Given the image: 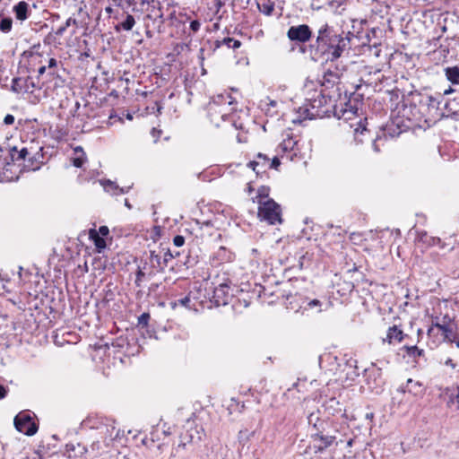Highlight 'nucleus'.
I'll return each instance as SVG.
<instances>
[{"label": "nucleus", "mask_w": 459, "mask_h": 459, "mask_svg": "<svg viewBox=\"0 0 459 459\" xmlns=\"http://www.w3.org/2000/svg\"><path fill=\"white\" fill-rule=\"evenodd\" d=\"M351 32H338L333 26L325 22L316 30L315 41L307 46L299 48L301 54L309 53L315 62L324 61L325 64L338 61L345 53L349 54Z\"/></svg>", "instance_id": "obj_1"}, {"label": "nucleus", "mask_w": 459, "mask_h": 459, "mask_svg": "<svg viewBox=\"0 0 459 459\" xmlns=\"http://www.w3.org/2000/svg\"><path fill=\"white\" fill-rule=\"evenodd\" d=\"M115 420L108 418H93L88 419L86 424L91 429H95L98 431V436L103 439V443L112 446L113 442L120 439L124 436V431L117 429Z\"/></svg>", "instance_id": "obj_2"}, {"label": "nucleus", "mask_w": 459, "mask_h": 459, "mask_svg": "<svg viewBox=\"0 0 459 459\" xmlns=\"http://www.w3.org/2000/svg\"><path fill=\"white\" fill-rule=\"evenodd\" d=\"M328 103H332L330 96H326L321 91H315L313 96L307 99V104L299 108V112H301L305 118L313 119L317 117H322L332 112L328 108H324Z\"/></svg>", "instance_id": "obj_3"}, {"label": "nucleus", "mask_w": 459, "mask_h": 459, "mask_svg": "<svg viewBox=\"0 0 459 459\" xmlns=\"http://www.w3.org/2000/svg\"><path fill=\"white\" fill-rule=\"evenodd\" d=\"M258 217L271 225L281 223V206L273 199L259 201Z\"/></svg>", "instance_id": "obj_4"}, {"label": "nucleus", "mask_w": 459, "mask_h": 459, "mask_svg": "<svg viewBox=\"0 0 459 459\" xmlns=\"http://www.w3.org/2000/svg\"><path fill=\"white\" fill-rule=\"evenodd\" d=\"M286 36L290 42L300 48L306 46L305 44L312 39L313 31L307 24L303 23L290 26L286 32Z\"/></svg>", "instance_id": "obj_5"}, {"label": "nucleus", "mask_w": 459, "mask_h": 459, "mask_svg": "<svg viewBox=\"0 0 459 459\" xmlns=\"http://www.w3.org/2000/svg\"><path fill=\"white\" fill-rule=\"evenodd\" d=\"M325 65L327 67L323 74L322 86L331 88L339 83L346 67L338 61L329 62Z\"/></svg>", "instance_id": "obj_6"}, {"label": "nucleus", "mask_w": 459, "mask_h": 459, "mask_svg": "<svg viewBox=\"0 0 459 459\" xmlns=\"http://www.w3.org/2000/svg\"><path fill=\"white\" fill-rule=\"evenodd\" d=\"M386 139V132L385 130L381 133V134H377L374 136L370 130H368L366 127H363L361 129L357 128L354 131V141L356 143H370L373 150L376 152H380V143L384 142Z\"/></svg>", "instance_id": "obj_7"}, {"label": "nucleus", "mask_w": 459, "mask_h": 459, "mask_svg": "<svg viewBox=\"0 0 459 459\" xmlns=\"http://www.w3.org/2000/svg\"><path fill=\"white\" fill-rule=\"evenodd\" d=\"M234 99L229 93H221L214 96L212 100L209 103V111L215 113H221V118L223 120L226 119V117L231 112L234 108H230L229 109L225 108L226 106L230 107L235 104Z\"/></svg>", "instance_id": "obj_8"}, {"label": "nucleus", "mask_w": 459, "mask_h": 459, "mask_svg": "<svg viewBox=\"0 0 459 459\" xmlns=\"http://www.w3.org/2000/svg\"><path fill=\"white\" fill-rule=\"evenodd\" d=\"M15 429L27 436H33L38 431V425L27 412H20L14 418Z\"/></svg>", "instance_id": "obj_9"}, {"label": "nucleus", "mask_w": 459, "mask_h": 459, "mask_svg": "<svg viewBox=\"0 0 459 459\" xmlns=\"http://www.w3.org/2000/svg\"><path fill=\"white\" fill-rule=\"evenodd\" d=\"M324 430L318 432H313L311 437L315 442V448L316 452H323L333 444L338 446L340 442H342V439L338 440L337 436H329L324 435Z\"/></svg>", "instance_id": "obj_10"}, {"label": "nucleus", "mask_w": 459, "mask_h": 459, "mask_svg": "<svg viewBox=\"0 0 459 459\" xmlns=\"http://www.w3.org/2000/svg\"><path fill=\"white\" fill-rule=\"evenodd\" d=\"M34 89H41L39 78L28 76L25 79L15 77L12 81V91L20 92L22 91L32 92Z\"/></svg>", "instance_id": "obj_11"}, {"label": "nucleus", "mask_w": 459, "mask_h": 459, "mask_svg": "<svg viewBox=\"0 0 459 459\" xmlns=\"http://www.w3.org/2000/svg\"><path fill=\"white\" fill-rule=\"evenodd\" d=\"M364 372L366 377V383L368 388L372 391H376V393H378L384 384L381 368H376L375 365L372 364V368H366Z\"/></svg>", "instance_id": "obj_12"}, {"label": "nucleus", "mask_w": 459, "mask_h": 459, "mask_svg": "<svg viewBox=\"0 0 459 459\" xmlns=\"http://www.w3.org/2000/svg\"><path fill=\"white\" fill-rule=\"evenodd\" d=\"M150 271L148 272L149 276H153L157 273H163L169 266L168 258L163 257L161 249L159 253L156 251L150 252Z\"/></svg>", "instance_id": "obj_13"}, {"label": "nucleus", "mask_w": 459, "mask_h": 459, "mask_svg": "<svg viewBox=\"0 0 459 459\" xmlns=\"http://www.w3.org/2000/svg\"><path fill=\"white\" fill-rule=\"evenodd\" d=\"M230 287L227 282L219 284L213 290L212 299L216 306L227 305L232 297Z\"/></svg>", "instance_id": "obj_14"}, {"label": "nucleus", "mask_w": 459, "mask_h": 459, "mask_svg": "<svg viewBox=\"0 0 459 459\" xmlns=\"http://www.w3.org/2000/svg\"><path fill=\"white\" fill-rule=\"evenodd\" d=\"M323 407L325 411L331 416L341 415L346 420H349V417L346 413V411L342 408V405L335 397H331L325 401Z\"/></svg>", "instance_id": "obj_15"}, {"label": "nucleus", "mask_w": 459, "mask_h": 459, "mask_svg": "<svg viewBox=\"0 0 459 459\" xmlns=\"http://www.w3.org/2000/svg\"><path fill=\"white\" fill-rule=\"evenodd\" d=\"M247 167L252 169L257 176L262 175L270 169L269 157L259 152L255 160L248 162Z\"/></svg>", "instance_id": "obj_16"}, {"label": "nucleus", "mask_w": 459, "mask_h": 459, "mask_svg": "<svg viewBox=\"0 0 459 459\" xmlns=\"http://www.w3.org/2000/svg\"><path fill=\"white\" fill-rule=\"evenodd\" d=\"M327 422L329 421L320 418L319 410L311 411L307 416V423L312 428L314 432L324 430V427H326Z\"/></svg>", "instance_id": "obj_17"}, {"label": "nucleus", "mask_w": 459, "mask_h": 459, "mask_svg": "<svg viewBox=\"0 0 459 459\" xmlns=\"http://www.w3.org/2000/svg\"><path fill=\"white\" fill-rule=\"evenodd\" d=\"M66 451L68 452V457L69 458H74V459H86L85 455L90 451L86 447V446L77 443L74 444H67L66 445Z\"/></svg>", "instance_id": "obj_18"}, {"label": "nucleus", "mask_w": 459, "mask_h": 459, "mask_svg": "<svg viewBox=\"0 0 459 459\" xmlns=\"http://www.w3.org/2000/svg\"><path fill=\"white\" fill-rule=\"evenodd\" d=\"M13 12L18 21L23 22L30 16L29 4L25 1H20L13 7Z\"/></svg>", "instance_id": "obj_19"}, {"label": "nucleus", "mask_w": 459, "mask_h": 459, "mask_svg": "<svg viewBox=\"0 0 459 459\" xmlns=\"http://www.w3.org/2000/svg\"><path fill=\"white\" fill-rule=\"evenodd\" d=\"M110 446V445L103 443V439L98 437L91 443V449L89 451L94 457H96L101 455L104 453H108Z\"/></svg>", "instance_id": "obj_20"}, {"label": "nucleus", "mask_w": 459, "mask_h": 459, "mask_svg": "<svg viewBox=\"0 0 459 459\" xmlns=\"http://www.w3.org/2000/svg\"><path fill=\"white\" fill-rule=\"evenodd\" d=\"M324 302L318 299L306 298L300 306L304 310H313L317 313L323 311Z\"/></svg>", "instance_id": "obj_21"}, {"label": "nucleus", "mask_w": 459, "mask_h": 459, "mask_svg": "<svg viewBox=\"0 0 459 459\" xmlns=\"http://www.w3.org/2000/svg\"><path fill=\"white\" fill-rule=\"evenodd\" d=\"M185 446H186V444L180 443L178 446V448H176V450L178 451V449L179 447H185ZM158 450H159V454L156 455V459H171L175 455V453H174L175 449L173 448L170 451H169V447L166 444L159 445Z\"/></svg>", "instance_id": "obj_22"}, {"label": "nucleus", "mask_w": 459, "mask_h": 459, "mask_svg": "<svg viewBox=\"0 0 459 459\" xmlns=\"http://www.w3.org/2000/svg\"><path fill=\"white\" fill-rule=\"evenodd\" d=\"M256 6L260 13L271 16L274 11L275 3L273 0H260L256 1Z\"/></svg>", "instance_id": "obj_23"}, {"label": "nucleus", "mask_w": 459, "mask_h": 459, "mask_svg": "<svg viewBox=\"0 0 459 459\" xmlns=\"http://www.w3.org/2000/svg\"><path fill=\"white\" fill-rule=\"evenodd\" d=\"M103 188L106 192L111 193L113 195H121L127 193L130 187L124 188L119 187L115 182L111 180H104L101 182Z\"/></svg>", "instance_id": "obj_24"}, {"label": "nucleus", "mask_w": 459, "mask_h": 459, "mask_svg": "<svg viewBox=\"0 0 459 459\" xmlns=\"http://www.w3.org/2000/svg\"><path fill=\"white\" fill-rule=\"evenodd\" d=\"M233 254L225 247H220L214 253L213 258L219 263H226L231 261Z\"/></svg>", "instance_id": "obj_25"}, {"label": "nucleus", "mask_w": 459, "mask_h": 459, "mask_svg": "<svg viewBox=\"0 0 459 459\" xmlns=\"http://www.w3.org/2000/svg\"><path fill=\"white\" fill-rule=\"evenodd\" d=\"M215 48H219L221 46H227L229 48L237 49L241 47V42L230 37L223 38L221 40L217 39L215 41Z\"/></svg>", "instance_id": "obj_26"}, {"label": "nucleus", "mask_w": 459, "mask_h": 459, "mask_svg": "<svg viewBox=\"0 0 459 459\" xmlns=\"http://www.w3.org/2000/svg\"><path fill=\"white\" fill-rule=\"evenodd\" d=\"M403 332L401 329H399L396 325L389 327L386 335V339L389 343L393 342L394 341L400 342L403 340Z\"/></svg>", "instance_id": "obj_27"}, {"label": "nucleus", "mask_w": 459, "mask_h": 459, "mask_svg": "<svg viewBox=\"0 0 459 459\" xmlns=\"http://www.w3.org/2000/svg\"><path fill=\"white\" fill-rule=\"evenodd\" d=\"M446 79L453 84H459V67L448 66L444 69Z\"/></svg>", "instance_id": "obj_28"}, {"label": "nucleus", "mask_w": 459, "mask_h": 459, "mask_svg": "<svg viewBox=\"0 0 459 459\" xmlns=\"http://www.w3.org/2000/svg\"><path fill=\"white\" fill-rule=\"evenodd\" d=\"M406 388L408 393L412 394L413 395H420L423 394L424 391L421 383L419 381H414L411 378L407 380Z\"/></svg>", "instance_id": "obj_29"}, {"label": "nucleus", "mask_w": 459, "mask_h": 459, "mask_svg": "<svg viewBox=\"0 0 459 459\" xmlns=\"http://www.w3.org/2000/svg\"><path fill=\"white\" fill-rule=\"evenodd\" d=\"M90 238L93 240L94 245L99 253H100L106 247V241L103 237L100 236L98 231L95 230H90Z\"/></svg>", "instance_id": "obj_30"}, {"label": "nucleus", "mask_w": 459, "mask_h": 459, "mask_svg": "<svg viewBox=\"0 0 459 459\" xmlns=\"http://www.w3.org/2000/svg\"><path fill=\"white\" fill-rule=\"evenodd\" d=\"M134 24V17L131 14H126V18L116 26V30H119L120 29H122L124 30L129 31L133 29Z\"/></svg>", "instance_id": "obj_31"}, {"label": "nucleus", "mask_w": 459, "mask_h": 459, "mask_svg": "<svg viewBox=\"0 0 459 459\" xmlns=\"http://www.w3.org/2000/svg\"><path fill=\"white\" fill-rule=\"evenodd\" d=\"M164 16H163V13L161 12L160 9H159L157 11V13H155V17H154V20L152 22V24L151 25V28L160 33L161 32V29L163 27V24H164Z\"/></svg>", "instance_id": "obj_32"}, {"label": "nucleus", "mask_w": 459, "mask_h": 459, "mask_svg": "<svg viewBox=\"0 0 459 459\" xmlns=\"http://www.w3.org/2000/svg\"><path fill=\"white\" fill-rule=\"evenodd\" d=\"M29 154L28 149L23 147L20 151L16 147L10 150V156L13 161L24 160Z\"/></svg>", "instance_id": "obj_33"}, {"label": "nucleus", "mask_w": 459, "mask_h": 459, "mask_svg": "<svg viewBox=\"0 0 459 459\" xmlns=\"http://www.w3.org/2000/svg\"><path fill=\"white\" fill-rule=\"evenodd\" d=\"M13 19L0 13V30L3 33H9L12 30Z\"/></svg>", "instance_id": "obj_34"}, {"label": "nucleus", "mask_w": 459, "mask_h": 459, "mask_svg": "<svg viewBox=\"0 0 459 459\" xmlns=\"http://www.w3.org/2000/svg\"><path fill=\"white\" fill-rule=\"evenodd\" d=\"M441 331L445 341L451 343L455 341V336H456V334L454 332L451 322H448L446 325H443L441 327Z\"/></svg>", "instance_id": "obj_35"}, {"label": "nucleus", "mask_w": 459, "mask_h": 459, "mask_svg": "<svg viewBox=\"0 0 459 459\" xmlns=\"http://www.w3.org/2000/svg\"><path fill=\"white\" fill-rule=\"evenodd\" d=\"M362 87L363 85L361 83L352 85L353 91L350 93L349 101H351V100H354L355 101L362 100L364 96V92H361Z\"/></svg>", "instance_id": "obj_36"}, {"label": "nucleus", "mask_w": 459, "mask_h": 459, "mask_svg": "<svg viewBox=\"0 0 459 459\" xmlns=\"http://www.w3.org/2000/svg\"><path fill=\"white\" fill-rule=\"evenodd\" d=\"M448 322H451V318L448 316H443V318L440 320L439 317H436L432 320V327H430L428 330V334H430L433 331V327H437L439 330H441V327L443 325H446Z\"/></svg>", "instance_id": "obj_37"}, {"label": "nucleus", "mask_w": 459, "mask_h": 459, "mask_svg": "<svg viewBox=\"0 0 459 459\" xmlns=\"http://www.w3.org/2000/svg\"><path fill=\"white\" fill-rule=\"evenodd\" d=\"M403 350L405 351L406 355L411 358H417L423 355L424 351L422 349H419L417 346H403Z\"/></svg>", "instance_id": "obj_38"}, {"label": "nucleus", "mask_w": 459, "mask_h": 459, "mask_svg": "<svg viewBox=\"0 0 459 459\" xmlns=\"http://www.w3.org/2000/svg\"><path fill=\"white\" fill-rule=\"evenodd\" d=\"M74 152H81L82 153V156H79V157H76L73 160V165L76 168H82V165L84 164L85 160H86V158H85V153L83 152V150L81 146H78L74 149Z\"/></svg>", "instance_id": "obj_39"}, {"label": "nucleus", "mask_w": 459, "mask_h": 459, "mask_svg": "<svg viewBox=\"0 0 459 459\" xmlns=\"http://www.w3.org/2000/svg\"><path fill=\"white\" fill-rule=\"evenodd\" d=\"M228 0H214V7H215V15L219 20H221L225 13L223 11L221 13V8L226 4Z\"/></svg>", "instance_id": "obj_40"}, {"label": "nucleus", "mask_w": 459, "mask_h": 459, "mask_svg": "<svg viewBox=\"0 0 459 459\" xmlns=\"http://www.w3.org/2000/svg\"><path fill=\"white\" fill-rule=\"evenodd\" d=\"M412 108H416V107L410 106L408 108L406 104L403 103L402 109L398 110V114L401 115L403 117H406L408 120H411V113Z\"/></svg>", "instance_id": "obj_41"}, {"label": "nucleus", "mask_w": 459, "mask_h": 459, "mask_svg": "<svg viewBox=\"0 0 459 459\" xmlns=\"http://www.w3.org/2000/svg\"><path fill=\"white\" fill-rule=\"evenodd\" d=\"M451 404L455 405V409L459 410V385L455 388V394H452L447 402V406H451Z\"/></svg>", "instance_id": "obj_42"}, {"label": "nucleus", "mask_w": 459, "mask_h": 459, "mask_svg": "<svg viewBox=\"0 0 459 459\" xmlns=\"http://www.w3.org/2000/svg\"><path fill=\"white\" fill-rule=\"evenodd\" d=\"M146 274H148V273L143 272L142 269V266L139 265L138 269L136 271L135 281H134V283L137 287H141L142 281Z\"/></svg>", "instance_id": "obj_43"}, {"label": "nucleus", "mask_w": 459, "mask_h": 459, "mask_svg": "<svg viewBox=\"0 0 459 459\" xmlns=\"http://www.w3.org/2000/svg\"><path fill=\"white\" fill-rule=\"evenodd\" d=\"M190 303H191V299H190L189 295H187V296H186L184 298L177 299L175 302L171 303V305H172L173 307L175 306H177V305H180L182 307L190 308L191 307H190Z\"/></svg>", "instance_id": "obj_44"}, {"label": "nucleus", "mask_w": 459, "mask_h": 459, "mask_svg": "<svg viewBox=\"0 0 459 459\" xmlns=\"http://www.w3.org/2000/svg\"><path fill=\"white\" fill-rule=\"evenodd\" d=\"M161 252L163 254V257L164 258H168V264H169V262L173 259V258H177L180 255V253L179 252H172L169 248H162L161 249Z\"/></svg>", "instance_id": "obj_45"}, {"label": "nucleus", "mask_w": 459, "mask_h": 459, "mask_svg": "<svg viewBox=\"0 0 459 459\" xmlns=\"http://www.w3.org/2000/svg\"><path fill=\"white\" fill-rule=\"evenodd\" d=\"M151 318V316L149 313H143L139 317H138V324L137 325L138 326H141V327H145L148 325V323H149V320Z\"/></svg>", "instance_id": "obj_46"}, {"label": "nucleus", "mask_w": 459, "mask_h": 459, "mask_svg": "<svg viewBox=\"0 0 459 459\" xmlns=\"http://www.w3.org/2000/svg\"><path fill=\"white\" fill-rule=\"evenodd\" d=\"M325 431L324 435H329V436H337L338 430L333 428V423L331 421L326 423V427H324Z\"/></svg>", "instance_id": "obj_47"}, {"label": "nucleus", "mask_w": 459, "mask_h": 459, "mask_svg": "<svg viewBox=\"0 0 459 459\" xmlns=\"http://www.w3.org/2000/svg\"><path fill=\"white\" fill-rule=\"evenodd\" d=\"M57 66V61L56 58H49L48 62V68L50 70L48 74L52 76H56L59 78V75L56 74L54 71H52L53 68H56Z\"/></svg>", "instance_id": "obj_48"}, {"label": "nucleus", "mask_w": 459, "mask_h": 459, "mask_svg": "<svg viewBox=\"0 0 459 459\" xmlns=\"http://www.w3.org/2000/svg\"><path fill=\"white\" fill-rule=\"evenodd\" d=\"M268 195H269V188L266 187V186H261L258 189V193H257L256 198H258V202L259 201H263V199L268 197Z\"/></svg>", "instance_id": "obj_49"}, {"label": "nucleus", "mask_w": 459, "mask_h": 459, "mask_svg": "<svg viewBox=\"0 0 459 459\" xmlns=\"http://www.w3.org/2000/svg\"><path fill=\"white\" fill-rule=\"evenodd\" d=\"M426 104L432 108H437V105L439 104V102L437 100V98H435L433 96H427L426 97Z\"/></svg>", "instance_id": "obj_50"}, {"label": "nucleus", "mask_w": 459, "mask_h": 459, "mask_svg": "<svg viewBox=\"0 0 459 459\" xmlns=\"http://www.w3.org/2000/svg\"><path fill=\"white\" fill-rule=\"evenodd\" d=\"M173 244L176 247H182L185 244V238L181 235H177L173 238Z\"/></svg>", "instance_id": "obj_51"}, {"label": "nucleus", "mask_w": 459, "mask_h": 459, "mask_svg": "<svg viewBox=\"0 0 459 459\" xmlns=\"http://www.w3.org/2000/svg\"><path fill=\"white\" fill-rule=\"evenodd\" d=\"M398 131L392 128L393 126H389L387 127V134H390L392 137H394L395 135H399L403 130L399 128V124H396Z\"/></svg>", "instance_id": "obj_52"}, {"label": "nucleus", "mask_w": 459, "mask_h": 459, "mask_svg": "<svg viewBox=\"0 0 459 459\" xmlns=\"http://www.w3.org/2000/svg\"><path fill=\"white\" fill-rule=\"evenodd\" d=\"M201 27V23L197 20H193L190 22L189 28L193 32H197Z\"/></svg>", "instance_id": "obj_53"}, {"label": "nucleus", "mask_w": 459, "mask_h": 459, "mask_svg": "<svg viewBox=\"0 0 459 459\" xmlns=\"http://www.w3.org/2000/svg\"><path fill=\"white\" fill-rule=\"evenodd\" d=\"M280 165H281V161L278 157L275 156L272 159V160H269L270 169H277Z\"/></svg>", "instance_id": "obj_54"}, {"label": "nucleus", "mask_w": 459, "mask_h": 459, "mask_svg": "<svg viewBox=\"0 0 459 459\" xmlns=\"http://www.w3.org/2000/svg\"><path fill=\"white\" fill-rule=\"evenodd\" d=\"M65 24L68 28H69L70 26H74V27H76V28H77V27H78V21H77L75 18H74V17H69V18L65 21Z\"/></svg>", "instance_id": "obj_55"}, {"label": "nucleus", "mask_w": 459, "mask_h": 459, "mask_svg": "<svg viewBox=\"0 0 459 459\" xmlns=\"http://www.w3.org/2000/svg\"><path fill=\"white\" fill-rule=\"evenodd\" d=\"M4 125H13L14 123V117L11 114H7L4 118Z\"/></svg>", "instance_id": "obj_56"}, {"label": "nucleus", "mask_w": 459, "mask_h": 459, "mask_svg": "<svg viewBox=\"0 0 459 459\" xmlns=\"http://www.w3.org/2000/svg\"><path fill=\"white\" fill-rule=\"evenodd\" d=\"M67 28H68V27H67L65 24H64V25L60 26V27H59V28L55 31V35H56V36H58V37L62 36V35L65 32V30H66V29H67Z\"/></svg>", "instance_id": "obj_57"}, {"label": "nucleus", "mask_w": 459, "mask_h": 459, "mask_svg": "<svg viewBox=\"0 0 459 459\" xmlns=\"http://www.w3.org/2000/svg\"><path fill=\"white\" fill-rule=\"evenodd\" d=\"M290 143H291L290 140H289L288 142L284 141L279 144V148L281 150H282L283 152H286L287 150H289L290 148Z\"/></svg>", "instance_id": "obj_58"}, {"label": "nucleus", "mask_w": 459, "mask_h": 459, "mask_svg": "<svg viewBox=\"0 0 459 459\" xmlns=\"http://www.w3.org/2000/svg\"><path fill=\"white\" fill-rule=\"evenodd\" d=\"M109 232V230L107 226H100L99 229V235L100 234L102 237L107 236Z\"/></svg>", "instance_id": "obj_59"}, {"label": "nucleus", "mask_w": 459, "mask_h": 459, "mask_svg": "<svg viewBox=\"0 0 459 459\" xmlns=\"http://www.w3.org/2000/svg\"><path fill=\"white\" fill-rule=\"evenodd\" d=\"M153 31L154 30L151 28V25L149 23L146 24V31H145L146 37L149 39H152L153 37Z\"/></svg>", "instance_id": "obj_60"}, {"label": "nucleus", "mask_w": 459, "mask_h": 459, "mask_svg": "<svg viewBox=\"0 0 459 459\" xmlns=\"http://www.w3.org/2000/svg\"><path fill=\"white\" fill-rule=\"evenodd\" d=\"M389 94H390V96H391V98H390V100H391V101H393V100H398V98H399V91H398V90H396V91H390V93H389Z\"/></svg>", "instance_id": "obj_61"}, {"label": "nucleus", "mask_w": 459, "mask_h": 459, "mask_svg": "<svg viewBox=\"0 0 459 459\" xmlns=\"http://www.w3.org/2000/svg\"><path fill=\"white\" fill-rule=\"evenodd\" d=\"M155 13H157V11L152 10V13H150L145 15L144 19L145 20H150V21L152 22L154 20V17H155Z\"/></svg>", "instance_id": "obj_62"}, {"label": "nucleus", "mask_w": 459, "mask_h": 459, "mask_svg": "<svg viewBox=\"0 0 459 459\" xmlns=\"http://www.w3.org/2000/svg\"><path fill=\"white\" fill-rule=\"evenodd\" d=\"M5 395H6L5 388L2 385H0V399L4 398Z\"/></svg>", "instance_id": "obj_63"}, {"label": "nucleus", "mask_w": 459, "mask_h": 459, "mask_svg": "<svg viewBox=\"0 0 459 459\" xmlns=\"http://www.w3.org/2000/svg\"><path fill=\"white\" fill-rule=\"evenodd\" d=\"M445 364H446V366H450V367H451V368H455V367H456V364H455V363L453 362V359H447L446 360Z\"/></svg>", "instance_id": "obj_64"}]
</instances>
